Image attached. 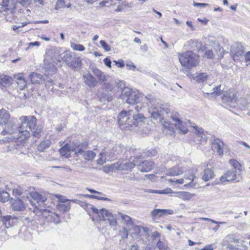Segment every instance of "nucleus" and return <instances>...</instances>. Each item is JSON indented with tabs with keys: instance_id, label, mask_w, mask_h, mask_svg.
I'll return each mask as SVG.
<instances>
[{
	"instance_id": "obj_1",
	"label": "nucleus",
	"mask_w": 250,
	"mask_h": 250,
	"mask_svg": "<svg viewBox=\"0 0 250 250\" xmlns=\"http://www.w3.org/2000/svg\"><path fill=\"white\" fill-rule=\"evenodd\" d=\"M44 62L45 68L48 71V72L57 71V65L61 62L59 49L57 47L47 49Z\"/></svg>"
},
{
	"instance_id": "obj_2",
	"label": "nucleus",
	"mask_w": 250,
	"mask_h": 250,
	"mask_svg": "<svg viewBox=\"0 0 250 250\" xmlns=\"http://www.w3.org/2000/svg\"><path fill=\"white\" fill-rule=\"evenodd\" d=\"M21 125L19 126V135L16 138H20L21 141L27 139L30 136L29 131L33 130L36 126L37 119L35 116H23L20 118Z\"/></svg>"
},
{
	"instance_id": "obj_3",
	"label": "nucleus",
	"mask_w": 250,
	"mask_h": 250,
	"mask_svg": "<svg viewBox=\"0 0 250 250\" xmlns=\"http://www.w3.org/2000/svg\"><path fill=\"white\" fill-rule=\"evenodd\" d=\"M179 60L183 66L188 69L196 66L199 62V56L192 51H187L179 56Z\"/></svg>"
},
{
	"instance_id": "obj_4",
	"label": "nucleus",
	"mask_w": 250,
	"mask_h": 250,
	"mask_svg": "<svg viewBox=\"0 0 250 250\" xmlns=\"http://www.w3.org/2000/svg\"><path fill=\"white\" fill-rule=\"evenodd\" d=\"M141 109V107L139 105H137L132 106L131 108L129 109V114L131 115L133 118V120L131 121L130 122L132 127L133 126L138 127L142 125L144 123L146 118L142 113L139 112Z\"/></svg>"
},
{
	"instance_id": "obj_5",
	"label": "nucleus",
	"mask_w": 250,
	"mask_h": 250,
	"mask_svg": "<svg viewBox=\"0 0 250 250\" xmlns=\"http://www.w3.org/2000/svg\"><path fill=\"white\" fill-rule=\"evenodd\" d=\"M88 144L84 142L77 145V149L76 150V155L79 156L81 155L83 158L87 161H92L96 156V153L92 150H87Z\"/></svg>"
},
{
	"instance_id": "obj_6",
	"label": "nucleus",
	"mask_w": 250,
	"mask_h": 250,
	"mask_svg": "<svg viewBox=\"0 0 250 250\" xmlns=\"http://www.w3.org/2000/svg\"><path fill=\"white\" fill-rule=\"evenodd\" d=\"M144 157L143 155H140L136 157L132 162H126L125 163H121L118 162L111 165L109 167L112 170H127L134 168L138 163V160Z\"/></svg>"
},
{
	"instance_id": "obj_7",
	"label": "nucleus",
	"mask_w": 250,
	"mask_h": 250,
	"mask_svg": "<svg viewBox=\"0 0 250 250\" xmlns=\"http://www.w3.org/2000/svg\"><path fill=\"white\" fill-rule=\"evenodd\" d=\"M17 120L12 118L8 123L5 125L4 129L1 131V134L6 135L7 134H14V139L16 140L20 139V138H16L19 135V127L16 125Z\"/></svg>"
},
{
	"instance_id": "obj_8",
	"label": "nucleus",
	"mask_w": 250,
	"mask_h": 250,
	"mask_svg": "<svg viewBox=\"0 0 250 250\" xmlns=\"http://www.w3.org/2000/svg\"><path fill=\"white\" fill-rule=\"evenodd\" d=\"M242 179L240 172L233 169H229L222 176H221L220 180L222 183L226 182H238Z\"/></svg>"
},
{
	"instance_id": "obj_9",
	"label": "nucleus",
	"mask_w": 250,
	"mask_h": 250,
	"mask_svg": "<svg viewBox=\"0 0 250 250\" xmlns=\"http://www.w3.org/2000/svg\"><path fill=\"white\" fill-rule=\"evenodd\" d=\"M169 111L168 109H164L161 107H153L149 109L151 117L154 120L162 122L164 120L165 115L168 114Z\"/></svg>"
},
{
	"instance_id": "obj_10",
	"label": "nucleus",
	"mask_w": 250,
	"mask_h": 250,
	"mask_svg": "<svg viewBox=\"0 0 250 250\" xmlns=\"http://www.w3.org/2000/svg\"><path fill=\"white\" fill-rule=\"evenodd\" d=\"M125 95L126 98V102L127 104H132V106L138 105L140 97L135 92L130 88H125Z\"/></svg>"
},
{
	"instance_id": "obj_11",
	"label": "nucleus",
	"mask_w": 250,
	"mask_h": 250,
	"mask_svg": "<svg viewBox=\"0 0 250 250\" xmlns=\"http://www.w3.org/2000/svg\"><path fill=\"white\" fill-rule=\"evenodd\" d=\"M30 195L33 200L29 199L28 197H26V200L28 204H30L32 206H35L36 208H37V204H39L38 206H39L40 203H44L47 199L45 196H42L36 191L31 192Z\"/></svg>"
},
{
	"instance_id": "obj_12",
	"label": "nucleus",
	"mask_w": 250,
	"mask_h": 250,
	"mask_svg": "<svg viewBox=\"0 0 250 250\" xmlns=\"http://www.w3.org/2000/svg\"><path fill=\"white\" fill-rule=\"evenodd\" d=\"M100 213L102 215L99 220L100 222L107 220L109 226L115 227L117 225V218L111 212L105 209V211H103Z\"/></svg>"
},
{
	"instance_id": "obj_13",
	"label": "nucleus",
	"mask_w": 250,
	"mask_h": 250,
	"mask_svg": "<svg viewBox=\"0 0 250 250\" xmlns=\"http://www.w3.org/2000/svg\"><path fill=\"white\" fill-rule=\"evenodd\" d=\"M179 115L178 113H171L170 118H171L173 125H174L175 127L179 129V130L183 134H186L188 132V128L184 125L183 123L179 118Z\"/></svg>"
},
{
	"instance_id": "obj_14",
	"label": "nucleus",
	"mask_w": 250,
	"mask_h": 250,
	"mask_svg": "<svg viewBox=\"0 0 250 250\" xmlns=\"http://www.w3.org/2000/svg\"><path fill=\"white\" fill-rule=\"evenodd\" d=\"M129 110L128 111L123 110L119 113L118 121L120 125H125L126 127H132V124H130L131 121H129L131 115H129Z\"/></svg>"
},
{
	"instance_id": "obj_15",
	"label": "nucleus",
	"mask_w": 250,
	"mask_h": 250,
	"mask_svg": "<svg viewBox=\"0 0 250 250\" xmlns=\"http://www.w3.org/2000/svg\"><path fill=\"white\" fill-rule=\"evenodd\" d=\"M77 149V145L74 143L68 144H66L59 150V152L62 156H64L65 158H68L70 157V151H75L76 154V150Z\"/></svg>"
},
{
	"instance_id": "obj_16",
	"label": "nucleus",
	"mask_w": 250,
	"mask_h": 250,
	"mask_svg": "<svg viewBox=\"0 0 250 250\" xmlns=\"http://www.w3.org/2000/svg\"><path fill=\"white\" fill-rule=\"evenodd\" d=\"M244 52V46L241 43L235 42L231 46L230 54L234 59L241 56Z\"/></svg>"
},
{
	"instance_id": "obj_17",
	"label": "nucleus",
	"mask_w": 250,
	"mask_h": 250,
	"mask_svg": "<svg viewBox=\"0 0 250 250\" xmlns=\"http://www.w3.org/2000/svg\"><path fill=\"white\" fill-rule=\"evenodd\" d=\"M224 142L219 138L214 139L211 144L212 150L216 151L219 156H222L224 154Z\"/></svg>"
},
{
	"instance_id": "obj_18",
	"label": "nucleus",
	"mask_w": 250,
	"mask_h": 250,
	"mask_svg": "<svg viewBox=\"0 0 250 250\" xmlns=\"http://www.w3.org/2000/svg\"><path fill=\"white\" fill-rule=\"evenodd\" d=\"M138 168L143 172H147L152 170L154 167V163L150 161H144L139 165H137Z\"/></svg>"
},
{
	"instance_id": "obj_19",
	"label": "nucleus",
	"mask_w": 250,
	"mask_h": 250,
	"mask_svg": "<svg viewBox=\"0 0 250 250\" xmlns=\"http://www.w3.org/2000/svg\"><path fill=\"white\" fill-rule=\"evenodd\" d=\"M84 83L90 87H94L97 84V80L88 72L83 75Z\"/></svg>"
},
{
	"instance_id": "obj_20",
	"label": "nucleus",
	"mask_w": 250,
	"mask_h": 250,
	"mask_svg": "<svg viewBox=\"0 0 250 250\" xmlns=\"http://www.w3.org/2000/svg\"><path fill=\"white\" fill-rule=\"evenodd\" d=\"M12 206L14 210L21 211L24 209L25 206H28V202L26 198L24 199V202L21 199H17L14 201Z\"/></svg>"
},
{
	"instance_id": "obj_21",
	"label": "nucleus",
	"mask_w": 250,
	"mask_h": 250,
	"mask_svg": "<svg viewBox=\"0 0 250 250\" xmlns=\"http://www.w3.org/2000/svg\"><path fill=\"white\" fill-rule=\"evenodd\" d=\"M188 45L189 46V48L194 50H197L198 52H203L205 49V47L202 43L198 41L190 40L187 42Z\"/></svg>"
},
{
	"instance_id": "obj_22",
	"label": "nucleus",
	"mask_w": 250,
	"mask_h": 250,
	"mask_svg": "<svg viewBox=\"0 0 250 250\" xmlns=\"http://www.w3.org/2000/svg\"><path fill=\"white\" fill-rule=\"evenodd\" d=\"M211 165H208L207 167L205 169L202 175V179L205 181H208L213 178L214 173L212 169Z\"/></svg>"
},
{
	"instance_id": "obj_23",
	"label": "nucleus",
	"mask_w": 250,
	"mask_h": 250,
	"mask_svg": "<svg viewBox=\"0 0 250 250\" xmlns=\"http://www.w3.org/2000/svg\"><path fill=\"white\" fill-rule=\"evenodd\" d=\"M12 118L8 112L2 109L0 110V125H6Z\"/></svg>"
},
{
	"instance_id": "obj_24",
	"label": "nucleus",
	"mask_w": 250,
	"mask_h": 250,
	"mask_svg": "<svg viewBox=\"0 0 250 250\" xmlns=\"http://www.w3.org/2000/svg\"><path fill=\"white\" fill-rule=\"evenodd\" d=\"M222 100L226 102H232L235 101V94L233 89H229V91L224 93L222 97Z\"/></svg>"
},
{
	"instance_id": "obj_25",
	"label": "nucleus",
	"mask_w": 250,
	"mask_h": 250,
	"mask_svg": "<svg viewBox=\"0 0 250 250\" xmlns=\"http://www.w3.org/2000/svg\"><path fill=\"white\" fill-rule=\"evenodd\" d=\"M100 158L98 160V163L100 164L105 163L107 157L109 159H114L116 158V154L112 152H106L104 153H100L99 154Z\"/></svg>"
},
{
	"instance_id": "obj_26",
	"label": "nucleus",
	"mask_w": 250,
	"mask_h": 250,
	"mask_svg": "<svg viewBox=\"0 0 250 250\" xmlns=\"http://www.w3.org/2000/svg\"><path fill=\"white\" fill-rule=\"evenodd\" d=\"M93 72L95 76L98 78L99 79V81L101 82L102 83H104V82L107 81V78L104 75V73L102 72L100 70L97 68H94L93 69Z\"/></svg>"
},
{
	"instance_id": "obj_27",
	"label": "nucleus",
	"mask_w": 250,
	"mask_h": 250,
	"mask_svg": "<svg viewBox=\"0 0 250 250\" xmlns=\"http://www.w3.org/2000/svg\"><path fill=\"white\" fill-rule=\"evenodd\" d=\"M81 63L82 62L80 57L74 56L68 66L72 69L76 70L80 68Z\"/></svg>"
},
{
	"instance_id": "obj_28",
	"label": "nucleus",
	"mask_w": 250,
	"mask_h": 250,
	"mask_svg": "<svg viewBox=\"0 0 250 250\" xmlns=\"http://www.w3.org/2000/svg\"><path fill=\"white\" fill-rule=\"evenodd\" d=\"M176 196L183 199L184 200H189L194 196V194L186 191H180L176 192Z\"/></svg>"
},
{
	"instance_id": "obj_29",
	"label": "nucleus",
	"mask_w": 250,
	"mask_h": 250,
	"mask_svg": "<svg viewBox=\"0 0 250 250\" xmlns=\"http://www.w3.org/2000/svg\"><path fill=\"white\" fill-rule=\"evenodd\" d=\"M183 173V169L181 167H173L168 170L167 175L172 176H178Z\"/></svg>"
},
{
	"instance_id": "obj_30",
	"label": "nucleus",
	"mask_w": 250,
	"mask_h": 250,
	"mask_svg": "<svg viewBox=\"0 0 250 250\" xmlns=\"http://www.w3.org/2000/svg\"><path fill=\"white\" fill-rule=\"evenodd\" d=\"M119 215L121 217L122 221L124 222L127 226H131L133 224L132 218L128 215L124 214L123 213L119 212Z\"/></svg>"
},
{
	"instance_id": "obj_31",
	"label": "nucleus",
	"mask_w": 250,
	"mask_h": 250,
	"mask_svg": "<svg viewBox=\"0 0 250 250\" xmlns=\"http://www.w3.org/2000/svg\"><path fill=\"white\" fill-rule=\"evenodd\" d=\"M51 145V142L49 140L42 141L38 145L37 149L40 152L44 151L46 149L48 148Z\"/></svg>"
},
{
	"instance_id": "obj_32",
	"label": "nucleus",
	"mask_w": 250,
	"mask_h": 250,
	"mask_svg": "<svg viewBox=\"0 0 250 250\" xmlns=\"http://www.w3.org/2000/svg\"><path fill=\"white\" fill-rule=\"evenodd\" d=\"M42 76L40 74L33 72L30 75V81L32 83H40L42 80Z\"/></svg>"
},
{
	"instance_id": "obj_33",
	"label": "nucleus",
	"mask_w": 250,
	"mask_h": 250,
	"mask_svg": "<svg viewBox=\"0 0 250 250\" xmlns=\"http://www.w3.org/2000/svg\"><path fill=\"white\" fill-rule=\"evenodd\" d=\"M156 246L159 250H170L167 242L165 240L159 239L156 243Z\"/></svg>"
},
{
	"instance_id": "obj_34",
	"label": "nucleus",
	"mask_w": 250,
	"mask_h": 250,
	"mask_svg": "<svg viewBox=\"0 0 250 250\" xmlns=\"http://www.w3.org/2000/svg\"><path fill=\"white\" fill-rule=\"evenodd\" d=\"M229 163L233 167L232 169L234 170H237L240 173L242 171V165L236 160L231 159L229 160Z\"/></svg>"
},
{
	"instance_id": "obj_35",
	"label": "nucleus",
	"mask_w": 250,
	"mask_h": 250,
	"mask_svg": "<svg viewBox=\"0 0 250 250\" xmlns=\"http://www.w3.org/2000/svg\"><path fill=\"white\" fill-rule=\"evenodd\" d=\"M73 57L72 54L70 52L66 51L64 53L63 56L61 57V59L63 60L66 64L68 65L71 63Z\"/></svg>"
},
{
	"instance_id": "obj_36",
	"label": "nucleus",
	"mask_w": 250,
	"mask_h": 250,
	"mask_svg": "<svg viewBox=\"0 0 250 250\" xmlns=\"http://www.w3.org/2000/svg\"><path fill=\"white\" fill-rule=\"evenodd\" d=\"M12 78L8 76H0V83L1 84H10L12 83Z\"/></svg>"
},
{
	"instance_id": "obj_37",
	"label": "nucleus",
	"mask_w": 250,
	"mask_h": 250,
	"mask_svg": "<svg viewBox=\"0 0 250 250\" xmlns=\"http://www.w3.org/2000/svg\"><path fill=\"white\" fill-rule=\"evenodd\" d=\"M194 128L195 129V133L197 136L200 138L199 140L201 141L202 139H205L206 140V138L205 137L204 130L202 128H199L196 126H194Z\"/></svg>"
},
{
	"instance_id": "obj_38",
	"label": "nucleus",
	"mask_w": 250,
	"mask_h": 250,
	"mask_svg": "<svg viewBox=\"0 0 250 250\" xmlns=\"http://www.w3.org/2000/svg\"><path fill=\"white\" fill-rule=\"evenodd\" d=\"M17 83L21 89H23L26 85V83L25 80L23 78V77L19 75L17 77Z\"/></svg>"
},
{
	"instance_id": "obj_39",
	"label": "nucleus",
	"mask_w": 250,
	"mask_h": 250,
	"mask_svg": "<svg viewBox=\"0 0 250 250\" xmlns=\"http://www.w3.org/2000/svg\"><path fill=\"white\" fill-rule=\"evenodd\" d=\"M10 199V194L9 192L2 191H0V201L2 202L8 201Z\"/></svg>"
},
{
	"instance_id": "obj_40",
	"label": "nucleus",
	"mask_w": 250,
	"mask_h": 250,
	"mask_svg": "<svg viewBox=\"0 0 250 250\" xmlns=\"http://www.w3.org/2000/svg\"><path fill=\"white\" fill-rule=\"evenodd\" d=\"M70 46L74 50L82 51L85 50V47L83 45L73 42H70Z\"/></svg>"
},
{
	"instance_id": "obj_41",
	"label": "nucleus",
	"mask_w": 250,
	"mask_h": 250,
	"mask_svg": "<svg viewBox=\"0 0 250 250\" xmlns=\"http://www.w3.org/2000/svg\"><path fill=\"white\" fill-rule=\"evenodd\" d=\"M207 76L208 75L207 73H201L199 74H197L195 77V79H196V80L199 82H204L206 80Z\"/></svg>"
},
{
	"instance_id": "obj_42",
	"label": "nucleus",
	"mask_w": 250,
	"mask_h": 250,
	"mask_svg": "<svg viewBox=\"0 0 250 250\" xmlns=\"http://www.w3.org/2000/svg\"><path fill=\"white\" fill-rule=\"evenodd\" d=\"M33 132V135L35 137L37 138H39L41 135V133L42 131V128L41 126H37V127H35V129L33 130H31Z\"/></svg>"
},
{
	"instance_id": "obj_43",
	"label": "nucleus",
	"mask_w": 250,
	"mask_h": 250,
	"mask_svg": "<svg viewBox=\"0 0 250 250\" xmlns=\"http://www.w3.org/2000/svg\"><path fill=\"white\" fill-rule=\"evenodd\" d=\"M164 211L163 209H156L152 210L151 213L152 216L154 217H160L162 215L164 214Z\"/></svg>"
},
{
	"instance_id": "obj_44",
	"label": "nucleus",
	"mask_w": 250,
	"mask_h": 250,
	"mask_svg": "<svg viewBox=\"0 0 250 250\" xmlns=\"http://www.w3.org/2000/svg\"><path fill=\"white\" fill-rule=\"evenodd\" d=\"M213 91L210 94L214 96H218L222 93L223 90L221 89V85H220L219 86L213 87Z\"/></svg>"
},
{
	"instance_id": "obj_45",
	"label": "nucleus",
	"mask_w": 250,
	"mask_h": 250,
	"mask_svg": "<svg viewBox=\"0 0 250 250\" xmlns=\"http://www.w3.org/2000/svg\"><path fill=\"white\" fill-rule=\"evenodd\" d=\"M119 235L121 237L122 239H125L128 237V232L127 229L125 228H123L122 230L119 231Z\"/></svg>"
},
{
	"instance_id": "obj_46",
	"label": "nucleus",
	"mask_w": 250,
	"mask_h": 250,
	"mask_svg": "<svg viewBox=\"0 0 250 250\" xmlns=\"http://www.w3.org/2000/svg\"><path fill=\"white\" fill-rule=\"evenodd\" d=\"M103 86L108 91H112L114 89L113 85L110 83V82L107 79V81L104 82L103 83Z\"/></svg>"
},
{
	"instance_id": "obj_47",
	"label": "nucleus",
	"mask_w": 250,
	"mask_h": 250,
	"mask_svg": "<svg viewBox=\"0 0 250 250\" xmlns=\"http://www.w3.org/2000/svg\"><path fill=\"white\" fill-rule=\"evenodd\" d=\"M58 208L60 211L65 212L70 209V207L69 205H65L64 204H59L58 205Z\"/></svg>"
},
{
	"instance_id": "obj_48",
	"label": "nucleus",
	"mask_w": 250,
	"mask_h": 250,
	"mask_svg": "<svg viewBox=\"0 0 250 250\" xmlns=\"http://www.w3.org/2000/svg\"><path fill=\"white\" fill-rule=\"evenodd\" d=\"M89 206H90V208L92 210V211L98 215L100 219L102 216L101 214H100V213H101V212L102 211L103 212V211H105V209L104 208L98 209L91 205H89Z\"/></svg>"
},
{
	"instance_id": "obj_49",
	"label": "nucleus",
	"mask_w": 250,
	"mask_h": 250,
	"mask_svg": "<svg viewBox=\"0 0 250 250\" xmlns=\"http://www.w3.org/2000/svg\"><path fill=\"white\" fill-rule=\"evenodd\" d=\"M22 190L20 187H18L12 189V193L15 196H20L22 194Z\"/></svg>"
},
{
	"instance_id": "obj_50",
	"label": "nucleus",
	"mask_w": 250,
	"mask_h": 250,
	"mask_svg": "<svg viewBox=\"0 0 250 250\" xmlns=\"http://www.w3.org/2000/svg\"><path fill=\"white\" fill-rule=\"evenodd\" d=\"M157 153V151H156V149H155L154 148H150L149 149L147 152V154L145 156H143L144 158L146 156L147 157H152V156H154L155 155H156Z\"/></svg>"
},
{
	"instance_id": "obj_51",
	"label": "nucleus",
	"mask_w": 250,
	"mask_h": 250,
	"mask_svg": "<svg viewBox=\"0 0 250 250\" xmlns=\"http://www.w3.org/2000/svg\"><path fill=\"white\" fill-rule=\"evenodd\" d=\"M100 43L105 51L108 52L111 50L110 46L108 45L104 41L101 40Z\"/></svg>"
},
{
	"instance_id": "obj_52",
	"label": "nucleus",
	"mask_w": 250,
	"mask_h": 250,
	"mask_svg": "<svg viewBox=\"0 0 250 250\" xmlns=\"http://www.w3.org/2000/svg\"><path fill=\"white\" fill-rule=\"evenodd\" d=\"M157 194H169L173 193L172 190L171 188H166L164 190H158L157 191L155 192Z\"/></svg>"
},
{
	"instance_id": "obj_53",
	"label": "nucleus",
	"mask_w": 250,
	"mask_h": 250,
	"mask_svg": "<svg viewBox=\"0 0 250 250\" xmlns=\"http://www.w3.org/2000/svg\"><path fill=\"white\" fill-rule=\"evenodd\" d=\"M161 234L157 231H154L151 233V237L153 240H158L160 239Z\"/></svg>"
},
{
	"instance_id": "obj_54",
	"label": "nucleus",
	"mask_w": 250,
	"mask_h": 250,
	"mask_svg": "<svg viewBox=\"0 0 250 250\" xmlns=\"http://www.w3.org/2000/svg\"><path fill=\"white\" fill-rule=\"evenodd\" d=\"M117 85L118 88H119L120 90H123V89H125L124 91H125V89L126 88L125 87V83L124 82L120 81L119 82L117 83Z\"/></svg>"
},
{
	"instance_id": "obj_55",
	"label": "nucleus",
	"mask_w": 250,
	"mask_h": 250,
	"mask_svg": "<svg viewBox=\"0 0 250 250\" xmlns=\"http://www.w3.org/2000/svg\"><path fill=\"white\" fill-rule=\"evenodd\" d=\"M247 65H250V51L248 52L245 55Z\"/></svg>"
},
{
	"instance_id": "obj_56",
	"label": "nucleus",
	"mask_w": 250,
	"mask_h": 250,
	"mask_svg": "<svg viewBox=\"0 0 250 250\" xmlns=\"http://www.w3.org/2000/svg\"><path fill=\"white\" fill-rule=\"evenodd\" d=\"M57 198L58 199L59 201L61 203H65L66 202L68 201V200L65 199L63 196L60 195H57Z\"/></svg>"
},
{
	"instance_id": "obj_57",
	"label": "nucleus",
	"mask_w": 250,
	"mask_h": 250,
	"mask_svg": "<svg viewBox=\"0 0 250 250\" xmlns=\"http://www.w3.org/2000/svg\"><path fill=\"white\" fill-rule=\"evenodd\" d=\"M104 64L106 66H107V67H108L109 68H111V62L109 58H105L104 60Z\"/></svg>"
},
{
	"instance_id": "obj_58",
	"label": "nucleus",
	"mask_w": 250,
	"mask_h": 250,
	"mask_svg": "<svg viewBox=\"0 0 250 250\" xmlns=\"http://www.w3.org/2000/svg\"><path fill=\"white\" fill-rule=\"evenodd\" d=\"M213 56V54L212 51L210 50L206 51L204 56V57H207V58H212Z\"/></svg>"
},
{
	"instance_id": "obj_59",
	"label": "nucleus",
	"mask_w": 250,
	"mask_h": 250,
	"mask_svg": "<svg viewBox=\"0 0 250 250\" xmlns=\"http://www.w3.org/2000/svg\"><path fill=\"white\" fill-rule=\"evenodd\" d=\"M64 5V0H58L56 3V6L59 8L63 7Z\"/></svg>"
},
{
	"instance_id": "obj_60",
	"label": "nucleus",
	"mask_w": 250,
	"mask_h": 250,
	"mask_svg": "<svg viewBox=\"0 0 250 250\" xmlns=\"http://www.w3.org/2000/svg\"><path fill=\"white\" fill-rule=\"evenodd\" d=\"M113 62L115 63V65H118V67H123L125 65L124 62L123 61H114Z\"/></svg>"
},
{
	"instance_id": "obj_61",
	"label": "nucleus",
	"mask_w": 250,
	"mask_h": 250,
	"mask_svg": "<svg viewBox=\"0 0 250 250\" xmlns=\"http://www.w3.org/2000/svg\"><path fill=\"white\" fill-rule=\"evenodd\" d=\"M160 122L163 124V125L166 128H167L168 129H169V130L170 129L171 126H170V125L169 123V122H166V121H164L163 120L162 122Z\"/></svg>"
},
{
	"instance_id": "obj_62",
	"label": "nucleus",
	"mask_w": 250,
	"mask_h": 250,
	"mask_svg": "<svg viewBox=\"0 0 250 250\" xmlns=\"http://www.w3.org/2000/svg\"><path fill=\"white\" fill-rule=\"evenodd\" d=\"M53 84V81L51 80H48L45 82V86L49 88Z\"/></svg>"
},
{
	"instance_id": "obj_63",
	"label": "nucleus",
	"mask_w": 250,
	"mask_h": 250,
	"mask_svg": "<svg viewBox=\"0 0 250 250\" xmlns=\"http://www.w3.org/2000/svg\"><path fill=\"white\" fill-rule=\"evenodd\" d=\"M31 0H19L20 3L22 5L29 4Z\"/></svg>"
},
{
	"instance_id": "obj_64",
	"label": "nucleus",
	"mask_w": 250,
	"mask_h": 250,
	"mask_svg": "<svg viewBox=\"0 0 250 250\" xmlns=\"http://www.w3.org/2000/svg\"><path fill=\"white\" fill-rule=\"evenodd\" d=\"M213 245L212 244H210L207 245L204 248L202 249L201 250H213Z\"/></svg>"
}]
</instances>
